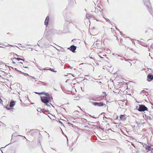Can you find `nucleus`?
I'll return each instance as SVG.
<instances>
[{
  "label": "nucleus",
  "mask_w": 153,
  "mask_h": 153,
  "mask_svg": "<svg viewBox=\"0 0 153 153\" xmlns=\"http://www.w3.org/2000/svg\"><path fill=\"white\" fill-rule=\"evenodd\" d=\"M44 95L41 97V100L42 102L45 104V105L47 106L50 107L49 103L51 104V102L53 100V98L51 97L50 95L48 93H45Z\"/></svg>",
  "instance_id": "1"
},
{
  "label": "nucleus",
  "mask_w": 153,
  "mask_h": 153,
  "mask_svg": "<svg viewBox=\"0 0 153 153\" xmlns=\"http://www.w3.org/2000/svg\"><path fill=\"white\" fill-rule=\"evenodd\" d=\"M137 110L139 111H143L146 110L147 111L148 108L145 106L143 105H139V108H137Z\"/></svg>",
  "instance_id": "2"
},
{
  "label": "nucleus",
  "mask_w": 153,
  "mask_h": 153,
  "mask_svg": "<svg viewBox=\"0 0 153 153\" xmlns=\"http://www.w3.org/2000/svg\"><path fill=\"white\" fill-rule=\"evenodd\" d=\"M153 79V75L151 74H149L147 76V80L148 82H150Z\"/></svg>",
  "instance_id": "3"
},
{
  "label": "nucleus",
  "mask_w": 153,
  "mask_h": 153,
  "mask_svg": "<svg viewBox=\"0 0 153 153\" xmlns=\"http://www.w3.org/2000/svg\"><path fill=\"white\" fill-rule=\"evenodd\" d=\"M92 104L95 106H98L100 107L103 106L104 104L103 102H93Z\"/></svg>",
  "instance_id": "4"
},
{
  "label": "nucleus",
  "mask_w": 153,
  "mask_h": 153,
  "mask_svg": "<svg viewBox=\"0 0 153 153\" xmlns=\"http://www.w3.org/2000/svg\"><path fill=\"white\" fill-rule=\"evenodd\" d=\"M68 49H70L71 51H72L74 53L75 50L76 49V46L72 45H71L70 48H68Z\"/></svg>",
  "instance_id": "5"
},
{
  "label": "nucleus",
  "mask_w": 153,
  "mask_h": 153,
  "mask_svg": "<svg viewBox=\"0 0 153 153\" xmlns=\"http://www.w3.org/2000/svg\"><path fill=\"white\" fill-rule=\"evenodd\" d=\"M86 17L87 18H88V19H95L94 17L91 15L89 14H87L86 15Z\"/></svg>",
  "instance_id": "6"
},
{
  "label": "nucleus",
  "mask_w": 153,
  "mask_h": 153,
  "mask_svg": "<svg viewBox=\"0 0 153 153\" xmlns=\"http://www.w3.org/2000/svg\"><path fill=\"white\" fill-rule=\"evenodd\" d=\"M146 7H147V9L149 12L152 14H153V10L152 9L151 6H147Z\"/></svg>",
  "instance_id": "7"
},
{
  "label": "nucleus",
  "mask_w": 153,
  "mask_h": 153,
  "mask_svg": "<svg viewBox=\"0 0 153 153\" xmlns=\"http://www.w3.org/2000/svg\"><path fill=\"white\" fill-rule=\"evenodd\" d=\"M49 19V17L48 16H47L45 19V24L46 26L48 24Z\"/></svg>",
  "instance_id": "8"
},
{
  "label": "nucleus",
  "mask_w": 153,
  "mask_h": 153,
  "mask_svg": "<svg viewBox=\"0 0 153 153\" xmlns=\"http://www.w3.org/2000/svg\"><path fill=\"white\" fill-rule=\"evenodd\" d=\"M15 105V102L14 101H11L10 104V107L11 108L12 107Z\"/></svg>",
  "instance_id": "9"
},
{
  "label": "nucleus",
  "mask_w": 153,
  "mask_h": 153,
  "mask_svg": "<svg viewBox=\"0 0 153 153\" xmlns=\"http://www.w3.org/2000/svg\"><path fill=\"white\" fill-rule=\"evenodd\" d=\"M14 59H16V60H18V61H19V60H22V61H24V60H25V59H21V58H13L12 59H11V60H13Z\"/></svg>",
  "instance_id": "10"
},
{
  "label": "nucleus",
  "mask_w": 153,
  "mask_h": 153,
  "mask_svg": "<svg viewBox=\"0 0 153 153\" xmlns=\"http://www.w3.org/2000/svg\"><path fill=\"white\" fill-rule=\"evenodd\" d=\"M120 119L122 120H124L126 119V118L124 115H122L120 117Z\"/></svg>",
  "instance_id": "11"
},
{
  "label": "nucleus",
  "mask_w": 153,
  "mask_h": 153,
  "mask_svg": "<svg viewBox=\"0 0 153 153\" xmlns=\"http://www.w3.org/2000/svg\"><path fill=\"white\" fill-rule=\"evenodd\" d=\"M146 150L147 152H148L151 151V147L150 146H147L146 148Z\"/></svg>",
  "instance_id": "12"
},
{
  "label": "nucleus",
  "mask_w": 153,
  "mask_h": 153,
  "mask_svg": "<svg viewBox=\"0 0 153 153\" xmlns=\"http://www.w3.org/2000/svg\"><path fill=\"white\" fill-rule=\"evenodd\" d=\"M37 83L38 84H43L44 85H46V83H45L44 82H41L40 81H38Z\"/></svg>",
  "instance_id": "13"
},
{
  "label": "nucleus",
  "mask_w": 153,
  "mask_h": 153,
  "mask_svg": "<svg viewBox=\"0 0 153 153\" xmlns=\"http://www.w3.org/2000/svg\"><path fill=\"white\" fill-rule=\"evenodd\" d=\"M146 91L143 90L140 93V94L142 95H144V94L146 92Z\"/></svg>",
  "instance_id": "14"
},
{
  "label": "nucleus",
  "mask_w": 153,
  "mask_h": 153,
  "mask_svg": "<svg viewBox=\"0 0 153 153\" xmlns=\"http://www.w3.org/2000/svg\"><path fill=\"white\" fill-rule=\"evenodd\" d=\"M140 44L144 46H145L146 45V44L145 43H144L143 42H140Z\"/></svg>",
  "instance_id": "15"
},
{
  "label": "nucleus",
  "mask_w": 153,
  "mask_h": 153,
  "mask_svg": "<svg viewBox=\"0 0 153 153\" xmlns=\"http://www.w3.org/2000/svg\"><path fill=\"white\" fill-rule=\"evenodd\" d=\"M46 70H48V69H47ZM48 70H50L52 71H53V72H56V71H54L53 69H51V68H50V69H48Z\"/></svg>",
  "instance_id": "16"
},
{
  "label": "nucleus",
  "mask_w": 153,
  "mask_h": 153,
  "mask_svg": "<svg viewBox=\"0 0 153 153\" xmlns=\"http://www.w3.org/2000/svg\"><path fill=\"white\" fill-rule=\"evenodd\" d=\"M37 94H39V95H41L42 94H43L45 92L38 93L37 92H35Z\"/></svg>",
  "instance_id": "17"
},
{
  "label": "nucleus",
  "mask_w": 153,
  "mask_h": 153,
  "mask_svg": "<svg viewBox=\"0 0 153 153\" xmlns=\"http://www.w3.org/2000/svg\"><path fill=\"white\" fill-rule=\"evenodd\" d=\"M37 110L39 112H41L42 111V109L40 108H38Z\"/></svg>",
  "instance_id": "18"
},
{
  "label": "nucleus",
  "mask_w": 153,
  "mask_h": 153,
  "mask_svg": "<svg viewBox=\"0 0 153 153\" xmlns=\"http://www.w3.org/2000/svg\"><path fill=\"white\" fill-rule=\"evenodd\" d=\"M24 74L25 76H28L29 77H30V75L29 74H27V73H24Z\"/></svg>",
  "instance_id": "19"
},
{
  "label": "nucleus",
  "mask_w": 153,
  "mask_h": 153,
  "mask_svg": "<svg viewBox=\"0 0 153 153\" xmlns=\"http://www.w3.org/2000/svg\"><path fill=\"white\" fill-rule=\"evenodd\" d=\"M30 77H31L32 78H33V79H36V78H35L34 77V76H30Z\"/></svg>",
  "instance_id": "20"
},
{
  "label": "nucleus",
  "mask_w": 153,
  "mask_h": 153,
  "mask_svg": "<svg viewBox=\"0 0 153 153\" xmlns=\"http://www.w3.org/2000/svg\"><path fill=\"white\" fill-rule=\"evenodd\" d=\"M120 59L121 60H123L124 59H125H125H126L124 57H123V58H121Z\"/></svg>",
  "instance_id": "21"
},
{
  "label": "nucleus",
  "mask_w": 153,
  "mask_h": 153,
  "mask_svg": "<svg viewBox=\"0 0 153 153\" xmlns=\"http://www.w3.org/2000/svg\"><path fill=\"white\" fill-rule=\"evenodd\" d=\"M125 60H126V61H131V60L130 59H125Z\"/></svg>",
  "instance_id": "22"
},
{
  "label": "nucleus",
  "mask_w": 153,
  "mask_h": 153,
  "mask_svg": "<svg viewBox=\"0 0 153 153\" xmlns=\"http://www.w3.org/2000/svg\"><path fill=\"white\" fill-rule=\"evenodd\" d=\"M12 46V45H5V46L6 47H8V46Z\"/></svg>",
  "instance_id": "23"
},
{
  "label": "nucleus",
  "mask_w": 153,
  "mask_h": 153,
  "mask_svg": "<svg viewBox=\"0 0 153 153\" xmlns=\"http://www.w3.org/2000/svg\"><path fill=\"white\" fill-rule=\"evenodd\" d=\"M105 19L106 20V21H109V19Z\"/></svg>",
  "instance_id": "24"
},
{
  "label": "nucleus",
  "mask_w": 153,
  "mask_h": 153,
  "mask_svg": "<svg viewBox=\"0 0 153 153\" xmlns=\"http://www.w3.org/2000/svg\"><path fill=\"white\" fill-rule=\"evenodd\" d=\"M12 60V62H13V63L14 64H15L16 63V62L13 60Z\"/></svg>",
  "instance_id": "25"
},
{
  "label": "nucleus",
  "mask_w": 153,
  "mask_h": 153,
  "mask_svg": "<svg viewBox=\"0 0 153 153\" xmlns=\"http://www.w3.org/2000/svg\"><path fill=\"white\" fill-rule=\"evenodd\" d=\"M129 64H130L129 65H130V66H131V65H132L131 63L130 62H129Z\"/></svg>",
  "instance_id": "26"
},
{
  "label": "nucleus",
  "mask_w": 153,
  "mask_h": 153,
  "mask_svg": "<svg viewBox=\"0 0 153 153\" xmlns=\"http://www.w3.org/2000/svg\"><path fill=\"white\" fill-rule=\"evenodd\" d=\"M7 108V110H9V109H10V108H7H7Z\"/></svg>",
  "instance_id": "27"
},
{
  "label": "nucleus",
  "mask_w": 153,
  "mask_h": 153,
  "mask_svg": "<svg viewBox=\"0 0 153 153\" xmlns=\"http://www.w3.org/2000/svg\"><path fill=\"white\" fill-rule=\"evenodd\" d=\"M19 71L20 73H23V72H22V71Z\"/></svg>",
  "instance_id": "28"
},
{
  "label": "nucleus",
  "mask_w": 153,
  "mask_h": 153,
  "mask_svg": "<svg viewBox=\"0 0 153 153\" xmlns=\"http://www.w3.org/2000/svg\"><path fill=\"white\" fill-rule=\"evenodd\" d=\"M104 94H105V95H104V96H106V94L105 93H104Z\"/></svg>",
  "instance_id": "29"
},
{
  "label": "nucleus",
  "mask_w": 153,
  "mask_h": 153,
  "mask_svg": "<svg viewBox=\"0 0 153 153\" xmlns=\"http://www.w3.org/2000/svg\"><path fill=\"white\" fill-rule=\"evenodd\" d=\"M23 67H24V68H27V67H26V66H23Z\"/></svg>",
  "instance_id": "30"
},
{
  "label": "nucleus",
  "mask_w": 153,
  "mask_h": 153,
  "mask_svg": "<svg viewBox=\"0 0 153 153\" xmlns=\"http://www.w3.org/2000/svg\"><path fill=\"white\" fill-rule=\"evenodd\" d=\"M15 70H16V71H19L18 70H17V68H15Z\"/></svg>",
  "instance_id": "31"
},
{
  "label": "nucleus",
  "mask_w": 153,
  "mask_h": 153,
  "mask_svg": "<svg viewBox=\"0 0 153 153\" xmlns=\"http://www.w3.org/2000/svg\"><path fill=\"white\" fill-rule=\"evenodd\" d=\"M131 145L133 146H134V144L133 143H131Z\"/></svg>",
  "instance_id": "32"
},
{
  "label": "nucleus",
  "mask_w": 153,
  "mask_h": 153,
  "mask_svg": "<svg viewBox=\"0 0 153 153\" xmlns=\"http://www.w3.org/2000/svg\"><path fill=\"white\" fill-rule=\"evenodd\" d=\"M90 58H91V59H93V57H90Z\"/></svg>",
  "instance_id": "33"
},
{
  "label": "nucleus",
  "mask_w": 153,
  "mask_h": 153,
  "mask_svg": "<svg viewBox=\"0 0 153 153\" xmlns=\"http://www.w3.org/2000/svg\"><path fill=\"white\" fill-rule=\"evenodd\" d=\"M50 104H51V105H52V106L53 107H54V106H53L52 104H51V103Z\"/></svg>",
  "instance_id": "34"
},
{
  "label": "nucleus",
  "mask_w": 153,
  "mask_h": 153,
  "mask_svg": "<svg viewBox=\"0 0 153 153\" xmlns=\"http://www.w3.org/2000/svg\"><path fill=\"white\" fill-rule=\"evenodd\" d=\"M92 117L93 118H96V117H94V116H93V117Z\"/></svg>",
  "instance_id": "35"
},
{
  "label": "nucleus",
  "mask_w": 153,
  "mask_h": 153,
  "mask_svg": "<svg viewBox=\"0 0 153 153\" xmlns=\"http://www.w3.org/2000/svg\"><path fill=\"white\" fill-rule=\"evenodd\" d=\"M16 55L17 56H18V55L17 54H16Z\"/></svg>",
  "instance_id": "36"
},
{
  "label": "nucleus",
  "mask_w": 153,
  "mask_h": 153,
  "mask_svg": "<svg viewBox=\"0 0 153 153\" xmlns=\"http://www.w3.org/2000/svg\"><path fill=\"white\" fill-rule=\"evenodd\" d=\"M27 79L28 80H29V78H27Z\"/></svg>",
  "instance_id": "37"
},
{
  "label": "nucleus",
  "mask_w": 153,
  "mask_h": 153,
  "mask_svg": "<svg viewBox=\"0 0 153 153\" xmlns=\"http://www.w3.org/2000/svg\"><path fill=\"white\" fill-rule=\"evenodd\" d=\"M19 63H22V62H19Z\"/></svg>",
  "instance_id": "38"
},
{
  "label": "nucleus",
  "mask_w": 153,
  "mask_h": 153,
  "mask_svg": "<svg viewBox=\"0 0 153 153\" xmlns=\"http://www.w3.org/2000/svg\"><path fill=\"white\" fill-rule=\"evenodd\" d=\"M59 122H60V123H62L61 122V121H59Z\"/></svg>",
  "instance_id": "39"
},
{
  "label": "nucleus",
  "mask_w": 153,
  "mask_h": 153,
  "mask_svg": "<svg viewBox=\"0 0 153 153\" xmlns=\"http://www.w3.org/2000/svg\"><path fill=\"white\" fill-rule=\"evenodd\" d=\"M68 123V124H70V123Z\"/></svg>",
  "instance_id": "40"
},
{
  "label": "nucleus",
  "mask_w": 153,
  "mask_h": 153,
  "mask_svg": "<svg viewBox=\"0 0 153 153\" xmlns=\"http://www.w3.org/2000/svg\"><path fill=\"white\" fill-rule=\"evenodd\" d=\"M0 47L3 48L2 47H1V46H0Z\"/></svg>",
  "instance_id": "41"
},
{
  "label": "nucleus",
  "mask_w": 153,
  "mask_h": 153,
  "mask_svg": "<svg viewBox=\"0 0 153 153\" xmlns=\"http://www.w3.org/2000/svg\"><path fill=\"white\" fill-rule=\"evenodd\" d=\"M0 77H1V76L0 75Z\"/></svg>",
  "instance_id": "42"
},
{
  "label": "nucleus",
  "mask_w": 153,
  "mask_h": 153,
  "mask_svg": "<svg viewBox=\"0 0 153 153\" xmlns=\"http://www.w3.org/2000/svg\"><path fill=\"white\" fill-rule=\"evenodd\" d=\"M36 81H36V80H35V82H36Z\"/></svg>",
  "instance_id": "43"
},
{
  "label": "nucleus",
  "mask_w": 153,
  "mask_h": 153,
  "mask_svg": "<svg viewBox=\"0 0 153 153\" xmlns=\"http://www.w3.org/2000/svg\"><path fill=\"white\" fill-rule=\"evenodd\" d=\"M4 147H1V148H3Z\"/></svg>",
  "instance_id": "44"
}]
</instances>
